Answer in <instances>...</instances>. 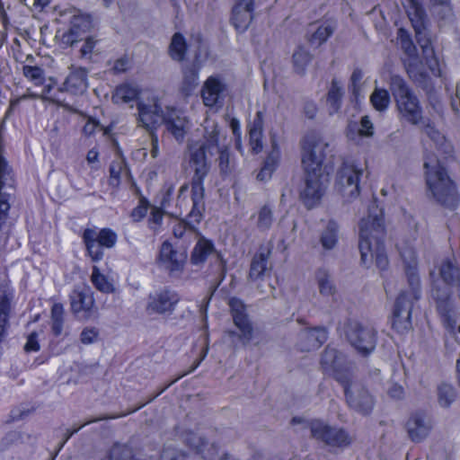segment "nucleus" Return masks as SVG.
<instances>
[{"mask_svg": "<svg viewBox=\"0 0 460 460\" xmlns=\"http://www.w3.org/2000/svg\"><path fill=\"white\" fill-rule=\"evenodd\" d=\"M311 437L331 447H348L352 438L349 433L337 427H332L321 420H312L307 423Z\"/></svg>", "mask_w": 460, "mask_h": 460, "instance_id": "9d476101", "label": "nucleus"}, {"mask_svg": "<svg viewBox=\"0 0 460 460\" xmlns=\"http://www.w3.org/2000/svg\"><path fill=\"white\" fill-rule=\"evenodd\" d=\"M164 123L167 130L178 142H181L184 139L186 133L190 128L189 119L174 109L167 111L164 117Z\"/></svg>", "mask_w": 460, "mask_h": 460, "instance_id": "5701e85b", "label": "nucleus"}, {"mask_svg": "<svg viewBox=\"0 0 460 460\" xmlns=\"http://www.w3.org/2000/svg\"><path fill=\"white\" fill-rule=\"evenodd\" d=\"M341 385L344 388L346 401L350 408L364 415L372 411L374 397L362 384L353 381L351 376L349 382Z\"/></svg>", "mask_w": 460, "mask_h": 460, "instance_id": "ddd939ff", "label": "nucleus"}, {"mask_svg": "<svg viewBox=\"0 0 460 460\" xmlns=\"http://www.w3.org/2000/svg\"><path fill=\"white\" fill-rule=\"evenodd\" d=\"M328 183L327 172L305 171L304 185L300 190L299 198L308 209L319 204Z\"/></svg>", "mask_w": 460, "mask_h": 460, "instance_id": "6e6552de", "label": "nucleus"}, {"mask_svg": "<svg viewBox=\"0 0 460 460\" xmlns=\"http://www.w3.org/2000/svg\"><path fill=\"white\" fill-rule=\"evenodd\" d=\"M358 133L362 137H372L374 134L373 123L368 116H363L360 120Z\"/></svg>", "mask_w": 460, "mask_h": 460, "instance_id": "0e129e2a", "label": "nucleus"}, {"mask_svg": "<svg viewBox=\"0 0 460 460\" xmlns=\"http://www.w3.org/2000/svg\"><path fill=\"white\" fill-rule=\"evenodd\" d=\"M97 40L93 37H87L80 49V56L82 58L90 59L94 51Z\"/></svg>", "mask_w": 460, "mask_h": 460, "instance_id": "bf43d9fd", "label": "nucleus"}, {"mask_svg": "<svg viewBox=\"0 0 460 460\" xmlns=\"http://www.w3.org/2000/svg\"><path fill=\"white\" fill-rule=\"evenodd\" d=\"M187 50V44L181 33L176 32L173 34L170 46V57L176 61H182L185 58Z\"/></svg>", "mask_w": 460, "mask_h": 460, "instance_id": "ea45409f", "label": "nucleus"}, {"mask_svg": "<svg viewBox=\"0 0 460 460\" xmlns=\"http://www.w3.org/2000/svg\"><path fill=\"white\" fill-rule=\"evenodd\" d=\"M339 237V225L334 220H329L321 233L320 243L322 247L330 251L335 248Z\"/></svg>", "mask_w": 460, "mask_h": 460, "instance_id": "c9c22d12", "label": "nucleus"}, {"mask_svg": "<svg viewBox=\"0 0 460 460\" xmlns=\"http://www.w3.org/2000/svg\"><path fill=\"white\" fill-rule=\"evenodd\" d=\"M406 429L411 440L419 443L428 437L431 425L425 415L414 413L408 420Z\"/></svg>", "mask_w": 460, "mask_h": 460, "instance_id": "393cba45", "label": "nucleus"}, {"mask_svg": "<svg viewBox=\"0 0 460 460\" xmlns=\"http://www.w3.org/2000/svg\"><path fill=\"white\" fill-rule=\"evenodd\" d=\"M431 296L435 299L437 303V309H440V305L442 304H446V305H452V300L450 298V289L448 287H439L434 285L431 290Z\"/></svg>", "mask_w": 460, "mask_h": 460, "instance_id": "3c124183", "label": "nucleus"}, {"mask_svg": "<svg viewBox=\"0 0 460 460\" xmlns=\"http://www.w3.org/2000/svg\"><path fill=\"white\" fill-rule=\"evenodd\" d=\"M407 15L411 22L415 31V37L418 44L422 49L424 59L434 75H439V68L437 58H435L430 40L428 37L426 22L427 14L421 4L420 0H405Z\"/></svg>", "mask_w": 460, "mask_h": 460, "instance_id": "423d86ee", "label": "nucleus"}, {"mask_svg": "<svg viewBox=\"0 0 460 460\" xmlns=\"http://www.w3.org/2000/svg\"><path fill=\"white\" fill-rule=\"evenodd\" d=\"M321 366L326 374L332 375L340 384L350 381L352 374L344 367V358L336 349L327 347L324 349Z\"/></svg>", "mask_w": 460, "mask_h": 460, "instance_id": "2eb2a0df", "label": "nucleus"}, {"mask_svg": "<svg viewBox=\"0 0 460 460\" xmlns=\"http://www.w3.org/2000/svg\"><path fill=\"white\" fill-rule=\"evenodd\" d=\"M313 56L304 47H297L292 56L293 66L297 74H304L306 66L312 61Z\"/></svg>", "mask_w": 460, "mask_h": 460, "instance_id": "a19ab883", "label": "nucleus"}, {"mask_svg": "<svg viewBox=\"0 0 460 460\" xmlns=\"http://www.w3.org/2000/svg\"><path fill=\"white\" fill-rule=\"evenodd\" d=\"M192 208L187 216V220L177 221L172 226V234L176 238H186L190 241L199 235L196 226L199 225L203 217L205 211V201L203 200L202 209L198 213L194 212V200L191 199Z\"/></svg>", "mask_w": 460, "mask_h": 460, "instance_id": "aec40b11", "label": "nucleus"}, {"mask_svg": "<svg viewBox=\"0 0 460 460\" xmlns=\"http://www.w3.org/2000/svg\"><path fill=\"white\" fill-rule=\"evenodd\" d=\"M400 255L402 259L405 268L409 286L411 287V296L419 297L420 278L417 272V253L409 244H403L399 247Z\"/></svg>", "mask_w": 460, "mask_h": 460, "instance_id": "6ab92c4d", "label": "nucleus"}, {"mask_svg": "<svg viewBox=\"0 0 460 460\" xmlns=\"http://www.w3.org/2000/svg\"><path fill=\"white\" fill-rule=\"evenodd\" d=\"M147 209V204L140 202V204L132 210L130 217H132L133 221L138 222L146 217Z\"/></svg>", "mask_w": 460, "mask_h": 460, "instance_id": "774afa93", "label": "nucleus"}, {"mask_svg": "<svg viewBox=\"0 0 460 460\" xmlns=\"http://www.w3.org/2000/svg\"><path fill=\"white\" fill-rule=\"evenodd\" d=\"M342 96L343 90L340 82L336 79H332L331 88L327 94V102L330 106L331 114L340 110Z\"/></svg>", "mask_w": 460, "mask_h": 460, "instance_id": "79ce46f5", "label": "nucleus"}, {"mask_svg": "<svg viewBox=\"0 0 460 460\" xmlns=\"http://www.w3.org/2000/svg\"><path fill=\"white\" fill-rule=\"evenodd\" d=\"M345 336L349 344L363 356L370 354L376 348V332L374 328L358 322L347 323Z\"/></svg>", "mask_w": 460, "mask_h": 460, "instance_id": "1a4fd4ad", "label": "nucleus"}, {"mask_svg": "<svg viewBox=\"0 0 460 460\" xmlns=\"http://www.w3.org/2000/svg\"><path fill=\"white\" fill-rule=\"evenodd\" d=\"M270 254V251L268 250L266 252L261 251L253 256L250 266L249 279L258 280L270 271V268L268 267Z\"/></svg>", "mask_w": 460, "mask_h": 460, "instance_id": "2f4dec72", "label": "nucleus"}, {"mask_svg": "<svg viewBox=\"0 0 460 460\" xmlns=\"http://www.w3.org/2000/svg\"><path fill=\"white\" fill-rule=\"evenodd\" d=\"M83 240L87 252L93 261H99L103 257L102 246L98 243L95 230L87 228L84 231Z\"/></svg>", "mask_w": 460, "mask_h": 460, "instance_id": "f704fd0d", "label": "nucleus"}, {"mask_svg": "<svg viewBox=\"0 0 460 460\" xmlns=\"http://www.w3.org/2000/svg\"><path fill=\"white\" fill-rule=\"evenodd\" d=\"M214 252H216V250L213 243L204 237H200L191 252L190 261L194 265L202 264Z\"/></svg>", "mask_w": 460, "mask_h": 460, "instance_id": "72a5a7b5", "label": "nucleus"}, {"mask_svg": "<svg viewBox=\"0 0 460 460\" xmlns=\"http://www.w3.org/2000/svg\"><path fill=\"white\" fill-rule=\"evenodd\" d=\"M98 243L104 248H112L117 242V234L109 228H103L99 232L95 231Z\"/></svg>", "mask_w": 460, "mask_h": 460, "instance_id": "6e6d98bb", "label": "nucleus"}, {"mask_svg": "<svg viewBox=\"0 0 460 460\" xmlns=\"http://www.w3.org/2000/svg\"><path fill=\"white\" fill-rule=\"evenodd\" d=\"M411 287L409 286V290L402 291L396 298L394 304V309L393 312L394 315V326L398 323H405V328L410 324V319L411 315L412 304L414 301L419 300L420 297L416 298L411 295ZM419 296H420V290L419 289Z\"/></svg>", "mask_w": 460, "mask_h": 460, "instance_id": "412c9836", "label": "nucleus"}, {"mask_svg": "<svg viewBox=\"0 0 460 460\" xmlns=\"http://www.w3.org/2000/svg\"><path fill=\"white\" fill-rule=\"evenodd\" d=\"M279 159V151L275 143L272 145V151L268 155L267 158L264 161L263 166L270 169L271 171H275L277 168L278 163Z\"/></svg>", "mask_w": 460, "mask_h": 460, "instance_id": "052dcab7", "label": "nucleus"}, {"mask_svg": "<svg viewBox=\"0 0 460 460\" xmlns=\"http://www.w3.org/2000/svg\"><path fill=\"white\" fill-rule=\"evenodd\" d=\"M141 90L133 83H125L116 87L112 95V101L117 104L129 103L137 100Z\"/></svg>", "mask_w": 460, "mask_h": 460, "instance_id": "473e14b6", "label": "nucleus"}, {"mask_svg": "<svg viewBox=\"0 0 460 460\" xmlns=\"http://www.w3.org/2000/svg\"><path fill=\"white\" fill-rule=\"evenodd\" d=\"M272 223V209L269 206L264 205L258 212L257 227L261 231H267L270 228Z\"/></svg>", "mask_w": 460, "mask_h": 460, "instance_id": "864d4df0", "label": "nucleus"}, {"mask_svg": "<svg viewBox=\"0 0 460 460\" xmlns=\"http://www.w3.org/2000/svg\"><path fill=\"white\" fill-rule=\"evenodd\" d=\"M10 310V298L6 295L0 296V343L6 335Z\"/></svg>", "mask_w": 460, "mask_h": 460, "instance_id": "c03bdc74", "label": "nucleus"}, {"mask_svg": "<svg viewBox=\"0 0 460 460\" xmlns=\"http://www.w3.org/2000/svg\"><path fill=\"white\" fill-rule=\"evenodd\" d=\"M363 171L352 163L345 162L336 174L335 188L347 199L359 195V177Z\"/></svg>", "mask_w": 460, "mask_h": 460, "instance_id": "9b49d317", "label": "nucleus"}, {"mask_svg": "<svg viewBox=\"0 0 460 460\" xmlns=\"http://www.w3.org/2000/svg\"><path fill=\"white\" fill-rule=\"evenodd\" d=\"M71 309L75 314L84 320L98 317L93 294L89 288L75 289L70 296Z\"/></svg>", "mask_w": 460, "mask_h": 460, "instance_id": "dca6fc26", "label": "nucleus"}, {"mask_svg": "<svg viewBox=\"0 0 460 460\" xmlns=\"http://www.w3.org/2000/svg\"><path fill=\"white\" fill-rule=\"evenodd\" d=\"M226 137L222 136L220 127L214 120L206 121L202 139L199 141L189 140L187 144V156L189 164L193 169L190 181L191 197L194 200V212L199 214L205 198L204 181L208 176L211 164L209 156H213L226 145Z\"/></svg>", "mask_w": 460, "mask_h": 460, "instance_id": "f257e3e1", "label": "nucleus"}, {"mask_svg": "<svg viewBox=\"0 0 460 460\" xmlns=\"http://www.w3.org/2000/svg\"><path fill=\"white\" fill-rule=\"evenodd\" d=\"M182 75L181 92L188 96L199 84V70L194 65L188 66L183 68Z\"/></svg>", "mask_w": 460, "mask_h": 460, "instance_id": "58836bf2", "label": "nucleus"}, {"mask_svg": "<svg viewBox=\"0 0 460 460\" xmlns=\"http://www.w3.org/2000/svg\"><path fill=\"white\" fill-rule=\"evenodd\" d=\"M70 28L80 37L82 33L86 32L92 27V22L89 15L83 14L79 11H75L71 18Z\"/></svg>", "mask_w": 460, "mask_h": 460, "instance_id": "a18cd8bd", "label": "nucleus"}, {"mask_svg": "<svg viewBox=\"0 0 460 460\" xmlns=\"http://www.w3.org/2000/svg\"><path fill=\"white\" fill-rule=\"evenodd\" d=\"M216 154H218L217 162L218 164L220 173L225 175L230 173L233 170L234 164L230 159L229 147L226 146Z\"/></svg>", "mask_w": 460, "mask_h": 460, "instance_id": "5fc2aeb1", "label": "nucleus"}, {"mask_svg": "<svg viewBox=\"0 0 460 460\" xmlns=\"http://www.w3.org/2000/svg\"><path fill=\"white\" fill-rule=\"evenodd\" d=\"M22 75L35 85H41L44 84V70L40 66H23Z\"/></svg>", "mask_w": 460, "mask_h": 460, "instance_id": "603ef678", "label": "nucleus"}, {"mask_svg": "<svg viewBox=\"0 0 460 460\" xmlns=\"http://www.w3.org/2000/svg\"><path fill=\"white\" fill-rule=\"evenodd\" d=\"M208 347H206L204 349H203V352H202V355L201 357L199 358V359H198L194 365L191 367V368L183 373L182 375L179 376L178 377H176L175 379L172 380L170 383H168L165 386H164L160 391H158L155 395H153L151 398H149L148 401H146V402H143L141 403L139 406L134 408L133 410L131 411H128V412L126 413H122V414H119V415H114V416H110V415H102L96 419H93V420H87L86 422H84L83 425H81L80 427L76 428V429H67L66 430V438H65V440L64 442L61 444V447H63V445L74 435L75 434L76 432H78L80 430L81 428L84 427L85 425H88L90 423H93V422H97V421H100V420H110V419H116V418H119V417H123V416H126L129 413H132V412H135L137 411H138L139 409H141L142 407H144L146 403L148 402H151L153 400H155L157 396H159L161 394H163L167 388H169L172 385H173L175 382H177L180 378H181L182 376L191 373L192 371H194L200 364V362L205 358V357L207 356V353H208Z\"/></svg>", "mask_w": 460, "mask_h": 460, "instance_id": "f3484780", "label": "nucleus"}, {"mask_svg": "<svg viewBox=\"0 0 460 460\" xmlns=\"http://www.w3.org/2000/svg\"><path fill=\"white\" fill-rule=\"evenodd\" d=\"M165 214L161 208H154L149 218V227L156 232L163 221V216Z\"/></svg>", "mask_w": 460, "mask_h": 460, "instance_id": "680f3d73", "label": "nucleus"}, {"mask_svg": "<svg viewBox=\"0 0 460 460\" xmlns=\"http://www.w3.org/2000/svg\"><path fill=\"white\" fill-rule=\"evenodd\" d=\"M370 102L376 111H384L389 107L390 94L387 90L376 87L370 95Z\"/></svg>", "mask_w": 460, "mask_h": 460, "instance_id": "37998d69", "label": "nucleus"}, {"mask_svg": "<svg viewBox=\"0 0 460 460\" xmlns=\"http://www.w3.org/2000/svg\"><path fill=\"white\" fill-rule=\"evenodd\" d=\"M59 37L61 42L66 46H73L75 43L82 40V38L71 28H69L67 31L63 32Z\"/></svg>", "mask_w": 460, "mask_h": 460, "instance_id": "69168bd1", "label": "nucleus"}, {"mask_svg": "<svg viewBox=\"0 0 460 460\" xmlns=\"http://www.w3.org/2000/svg\"><path fill=\"white\" fill-rule=\"evenodd\" d=\"M438 311L442 318L445 328L448 331H453L456 325V314L453 304L450 305L442 304Z\"/></svg>", "mask_w": 460, "mask_h": 460, "instance_id": "09e8293b", "label": "nucleus"}, {"mask_svg": "<svg viewBox=\"0 0 460 460\" xmlns=\"http://www.w3.org/2000/svg\"><path fill=\"white\" fill-rule=\"evenodd\" d=\"M188 443L190 447L196 449L197 452H202L204 445L208 444V440L205 438L192 434L187 438Z\"/></svg>", "mask_w": 460, "mask_h": 460, "instance_id": "338daca9", "label": "nucleus"}, {"mask_svg": "<svg viewBox=\"0 0 460 460\" xmlns=\"http://www.w3.org/2000/svg\"><path fill=\"white\" fill-rule=\"evenodd\" d=\"M389 85L400 119L411 125H419L423 119L422 108L406 81L401 75H392Z\"/></svg>", "mask_w": 460, "mask_h": 460, "instance_id": "39448f33", "label": "nucleus"}, {"mask_svg": "<svg viewBox=\"0 0 460 460\" xmlns=\"http://www.w3.org/2000/svg\"><path fill=\"white\" fill-rule=\"evenodd\" d=\"M98 334H99V332L96 328H93V327L84 328L81 332L80 341L84 344L93 343L96 341Z\"/></svg>", "mask_w": 460, "mask_h": 460, "instance_id": "e2e57ef3", "label": "nucleus"}, {"mask_svg": "<svg viewBox=\"0 0 460 460\" xmlns=\"http://www.w3.org/2000/svg\"><path fill=\"white\" fill-rule=\"evenodd\" d=\"M263 113L257 111L252 125L249 127V144L253 154L262 150Z\"/></svg>", "mask_w": 460, "mask_h": 460, "instance_id": "c756f323", "label": "nucleus"}, {"mask_svg": "<svg viewBox=\"0 0 460 460\" xmlns=\"http://www.w3.org/2000/svg\"><path fill=\"white\" fill-rule=\"evenodd\" d=\"M253 0H237L233 8L232 21L237 30L248 28L252 19Z\"/></svg>", "mask_w": 460, "mask_h": 460, "instance_id": "bb28decb", "label": "nucleus"}, {"mask_svg": "<svg viewBox=\"0 0 460 460\" xmlns=\"http://www.w3.org/2000/svg\"><path fill=\"white\" fill-rule=\"evenodd\" d=\"M226 90V85L217 76H209L204 83L201 95L206 106L216 105Z\"/></svg>", "mask_w": 460, "mask_h": 460, "instance_id": "cd10ccee", "label": "nucleus"}, {"mask_svg": "<svg viewBox=\"0 0 460 460\" xmlns=\"http://www.w3.org/2000/svg\"><path fill=\"white\" fill-rule=\"evenodd\" d=\"M397 40L406 58L403 59V66L410 79L415 85L422 89L429 99L434 95V85L432 79L423 70L421 63L418 59L417 48L407 30L400 28L397 31Z\"/></svg>", "mask_w": 460, "mask_h": 460, "instance_id": "20e7f679", "label": "nucleus"}, {"mask_svg": "<svg viewBox=\"0 0 460 460\" xmlns=\"http://www.w3.org/2000/svg\"><path fill=\"white\" fill-rule=\"evenodd\" d=\"M138 125L148 131H152L158 125L164 122V114L156 102L146 104L139 101L137 102Z\"/></svg>", "mask_w": 460, "mask_h": 460, "instance_id": "4be33fe9", "label": "nucleus"}, {"mask_svg": "<svg viewBox=\"0 0 460 460\" xmlns=\"http://www.w3.org/2000/svg\"><path fill=\"white\" fill-rule=\"evenodd\" d=\"M22 434L19 431H11L7 433L0 442V451H6L12 446L22 442Z\"/></svg>", "mask_w": 460, "mask_h": 460, "instance_id": "4d7b16f0", "label": "nucleus"}, {"mask_svg": "<svg viewBox=\"0 0 460 460\" xmlns=\"http://www.w3.org/2000/svg\"><path fill=\"white\" fill-rule=\"evenodd\" d=\"M187 260L185 249H174L171 243L165 241L162 243L159 252V263L170 272L181 271Z\"/></svg>", "mask_w": 460, "mask_h": 460, "instance_id": "a211bd4d", "label": "nucleus"}, {"mask_svg": "<svg viewBox=\"0 0 460 460\" xmlns=\"http://www.w3.org/2000/svg\"><path fill=\"white\" fill-rule=\"evenodd\" d=\"M64 87L73 94L83 93L87 89V71L84 68L72 71L66 77Z\"/></svg>", "mask_w": 460, "mask_h": 460, "instance_id": "7c9ffc66", "label": "nucleus"}, {"mask_svg": "<svg viewBox=\"0 0 460 460\" xmlns=\"http://www.w3.org/2000/svg\"><path fill=\"white\" fill-rule=\"evenodd\" d=\"M439 275L446 284L460 286V269L454 261H443L439 266Z\"/></svg>", "mask_w": 460, "mask_h": 460, "instance_id": "e433bc0d", "label": "nucleus"}, {"mask_svg": "<svg viewBox=\"0 0 460 460\" xmlns=\"http://www.w3.org/2000/svg\"><path fill=\"white\" fill-rule=\"evenodd\" d=\"M319 293L323 296H333L337 288L334 285L330 272L325 269H318L314 274Z\"/></svg>", "mask_w": 460, "mask_h": 460, "instance_id": "4c0bfd02", "label": "nucleus"}, {"mask_svg": "<svg viewBox=\"0 0 460 460\" xmlns=\"http://www.w3.org/2000/svg\"><path fill=\"white\" fill-rule=\"evenodd\" d=\"M335 30L336 22L331 19L312 23L308 30V41L312 46L319 47L327 41Z\"/></svg>", "mask_w": 460, "mask_h": 460, "instance_id": "b1692460", "label": "nucleus"}, {"mask_svg": "<svg viewBox=\"0 0 460 460\" xmlns=\"http://www.w3.org/2000/svg\"><path fill=\"white\" fill-rule=\"evenodd\" d=\"M327 330L323 327L305 329L299 333L301 350H312L320 348L327 341Z\"/></svg>", "mask_w": 460, "mask_h": 460, "instance_id": "a878e982", "label": "nucleus"}, {"mask_svg": "<svg viewBox=\"0 0 460 460\" xmlns=\"http://www.w3.org/2000/svg\"><path fill=\"white\" fill-rule=\"evenodd\" d=\"M424 168L426 183L432 197L441 205L455 208L458 203V196L441 162L434 155L427 156Z\"/></svg>", "mask_w": 460, "mask_h": 460, "instance_id": "7ed1b4c3", "label": "nucleus"}, {"mask_svg": "<svg viewBox=\"0 0 460 460\" xmlns=\"http://www.w3.org/2000/svg\"><path fill=\"white\" fill-rule=\"evenodd\" d=\"M111 457L113 460H132L133 455L129 447L118 446L111 449Z\"/></svg>", "mask_w": 460, "mask_h": 460, "instance_id": "13d9d810", "label": "nucleus"}, {"mask_svg": "<svg viewBox=\"0 0 460 460\" xmlns=\"http://www.w3.org/2000/svg\"><path fill=\"white\" fill-rule=\"evenodd\" d=\"M179 301L180 296L175 291L160 288L148 295L145 311L148 315H171Z\"/></svg>", "mask_w": 460, "mask_h": 460, "instance_id": "f8f14e48", "label": "nucleus"}, {"mask_svg": "<svg viewBox=\"0 0 460 460\" xmlns=\"http://www.w3.org/2000/svg\"><path fill=\"white\" fill-rule=\"evenodd\" d=\"M385 235L382 211L376 206L369 208V214L359 222L358 249L361 262L369 268L373 263L381 271L386 270L389 261L384 245Z\"/></svg>", "mask_w": 460, "mask_h": 460, "instance_id": "f03ea898", "label": "nucleus"}, {"mask_svg": "<svg viewBox=\"0 0 460 460\" xmlns=\"http://www.w3.org/2000/svg\"><path fill=\"white\" fill-rule=\"evenodd\" d=\"M91 280L94 287L101 292L107 294L113 292L114 288L112 284L108 281L107 278L100 272L96 266L93 268Z\"/></svg>", "mask_w": 460, "mask_h": 460, "instance_id": "8fccbe9b", "label": "nucleus"}, {"mask_svg": "<svg viewBox=\"0 0 460 460\" xmlns=\"http://www.w3.org/2000/svg\"><path fill=\"white\" fill-rule=\"evenodd\" d=\"M128 170L122 160L113 161L110 165V184L118 186L122 176H128Z\"/></svg>", "mask_w": 460, "mask_h": 460, "instance_id": "49530a36", "label": "nucleus"}, {"mask_svg": "<svg viewBox=\"0 0 460 460\" xmlns=\"http://www.w3.org/2000/svg\"><path fill=\"white\" fill-rule=\"evenodd\" d=\"M188 189H189V185L187 183H184L183 185L181 186V188L179 190V193H178L177 203H176L175 208L173 209L172 208L171 202H172V195L174 192V185L172 183L164 184V192L163 194V197H162V199L160 202V206H161L160 208L164 213H166L168 215L176 216L178 213L181 212L180 205H179L180 199L188 190Z\"/></svg>", "mask_w": 460, "mask_h": 460, "instance_id": "c85d7f7f", "label": "nucleus"}, {"mask_svg": "<svg viewBox=\"0 0 460 460\" xmlns=\"http://www.w3.org/2000/svg\"><path fill=\"white\" fill-rule=\"evenodd\" d=\"M330 153L329 144L317 133H308L302 141V164L305 171L326 172L323 162Z\"/></svg>", "mask_w": 460, "mask_h": 460, "instance_id": "0eeeda50", "label": "nucleus"}, {"mask_svg": "<svg viewBox=\"0 0 460 460\" xmlns=\"http://www.w3.org/2000/svg\"><path fill=\"white\" fill-rule=\"evenodd\" d=\"M228 305L234 323L239 330L238 334L234 331H229L228 334L230 336L237 335L242 343L246 345L252 340L253 332L249 315L246 313V305L237 297L229 298Z\"/></svg>", "mask_w": 460, "mask_h": 460, "instance_id": "4468645a", "label": "nucleus"}, {"mask_svg": "<svg viewBox=\"0 0 460 460\" xmlns=\"http://www.w3.org/2000/svg\"><path fill=\"white\" fill-rule=\"evenodd\" d=\"M456 389L449 384H441L438 388V403L442 407H448L456 399Z\"/></svg>", "mask_w": 460, "mask_h": 460, "instance_id": "de8ad7c7", "label": "nucleus"}]
</instances>
